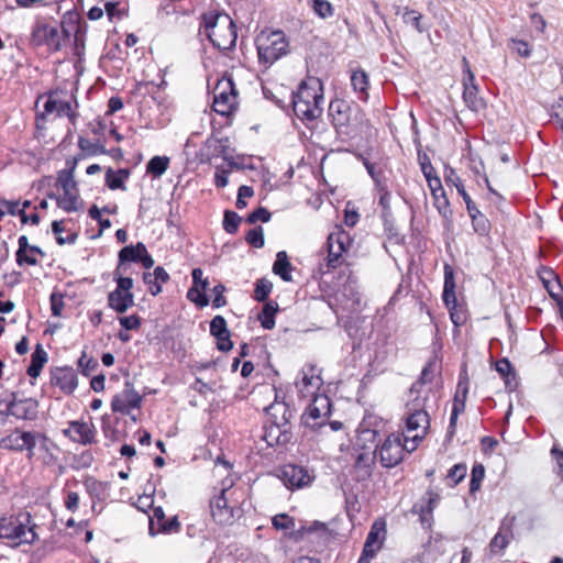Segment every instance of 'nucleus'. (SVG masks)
Wrapping results in <instances>:
<instances>
[{
    "mask_svg": "<svg viewBox=\"0 0 563 563\" xmlns=\"http://www.w3.org/2000/svg\"><path fill=\"white\" fill-rule=\"evenodd\" d=\"M429 427L428 412L407 413L405 441L412 442L408 452L417 448V441L422 440Z\"/></svg>",
    "mask_w": 563,
    "mask_h": 563,
    "instance_id": "nucleus-11",
    "label": "nucleus"
},
{
    "mask_svg": "<svg viewBox=\"0 0 563 563\" xmlns=\"http://www.w3.org/2000/svg\"><path fill=\"white\" fill-rule=\"evenodd\" d=\"M467 473V466L463 463L455 464L452 468H450L448 473V478L453 482V485L462 482Z\"/></svg>",
    "mask_w": 563,
    "mask_h": 563,
    "instance_id": "nucleus-59",
    "label": "nucleus"
},
{
    "mask_svg": "<svg viewBox=\"0 0 563 563\" xmlns=\"http://www.w3.org/2000/svg\"><path fill=\"white\" fill-rule=\"evenodd\" d=\"M142 398L130 383H125L124 389L111 400V408L114 412L126 415L133 408H139Z\"/></svg>",
    "mask_w": 563,
    "mask_h": 563,
    "instance_id": "nucleus-13",
    "label": "nucleus"
},
{
    "mask_svg": "<svg viewBox=\"0 0 563 563\" xmlns=\"http://www.w3.org/2000/svg\"><path fill=\"white\" fill-rule=\"evenodd\" d=\"M273 289V284L265 279L260 278L255 283L254 298L257 301H265Z\"/></svg>",
    "mask_w": 563,
    "mask_h": 563,
    "instance_id": "nucleus-48",
    "label": "nucleus"
},
{
    "mask_svg": "<svg viewBox=\"0 0 563 563\" xmlns=\"http://www.w3.org/2000/svg\"><path fill=\"white\" fill-rule=\"evenodd\" d=\"M148 519V532L151 536H156L157 533H176L180 529V522L177 516L166 519L162 507H154L153 514Z\"/></svg>",
    "mask_w": 563,
    "mask_h": 563,
    "instance_id": "nucleus-12",
    "label": "nucleus"
},
{
    "mask_svg": "<svg viewBox=\"0 0 563 563\" xmlns=\"http://www.w3.org/2000/svg\"><path fill=\"white\" fill-rule=\"evenodd\" d=\"M380 548V544L374 545L371 544L369 542H365L357 563H369L371 560L375 558Z\"/></svg>",
    "mask_w": 563,
    "mask_h": 563,
    "instance_id": "nucleus-61",
    "label": "nucleus"
},
{
    "mask_svg": "<svg viewBox=\"0 0 563 563\" xmlns=\"http://www.w3.org/2000/svg\"><path fill=\"white\" fill-rule=\"evenodd\" d=\"M18 244H19V247L15 253V256H16V264L19 266H23V265L35 266L38 264L37 258L32 255H29L27 252H37L40 256H42V257L45 256V252L41 247H38L36 245L29 244V240L25 235H21L19 238Z\"/></svg>",
    "mask_w": 563,
    "mask_h": 563,
    "instance_id": "nucleus-20",
    "label": "nucleus"
},
{
    "mask_svg": "<svg viewBox=\"0 0 563 563\" xmlns=\"http://www.w3.org/2000/svg\"><path fill=\"white\" fill-rule=\"evenodd\" d=\"M168 165L169 158L167 156H154L148 161L146 172L154 178H159L166 172Z\"/></svg>",
    "mask_w": 563,
    "mask_h": 563,
    "instance_id": "nucleus-41",
    "label": "nucleus"
},
{
    "mask_svg": "<svg viewBox=\"0 0 563 563\" xmlns=\"http://www.w3.org/2000/svg\"><path fill=\"white\" fill-rule=\"evenodd\" d=\"M48 197L55 199L57 206L66 212H75L79 209L80 205H82L79 189L63 191L59 196L49 195Z\"/></svg>",
    "mask_w": 563,
    "mask_h": 563,
    "instance_id": "nucleus-27",
    "label": "nucleus"
},
{
    "mask_svg": "<svg viewBox=\"0 0 563 563\" xmlns=\"http://www.w3.org/2000/svg\"><path fill=\"white\" fill-rule=\"evenodd\" d=\"M313 12L321 19L333 15V7L328 0H313Z\"/></svg>",
    "mask_w": 563,
    "mask_h": 563,
    "instance_id": "nucleus-53",
    "label": "nucleus"
},
{
    "mask_svg": "<svg viewBox=\"0 0 563 563\" xmlns=\"http://www.w3.org/2000/svg\"><path fill=\"white\" fill-rule=\"evenodd\" d=\"M351 85L355 92L360 93V99L366 101L368 98V76L363 69L354 70L351 75Z\"/></svg>",
    "mask_w": 563,
    "mask_h": 563,
    "instance_id": "nucleus-32",
    "label": "nucleus"
},
{
    "mask_svg": "<svg viewBox=\"0 0 563 563\" xmlns=\"http://www.w3.org/2000/svg\"><path fill=\"white\" fill-rule=\"evenodd\" d=\"M418 161L421 172L426 178L435 174V169L431 164L429 156L426 153L418 152Z\"/></svg>",
    "mask_w": 563,
    "mask_h": 563,
    "instance_id": "nucleus-64",
    "label": "nucleus"
},
{
    "mask_svg": "<svg viewBox=\"0 0 563 563\" xmlns=\"http://www.w3.org/2000/svg\"><path fill=\"white\" fill-rule=\"evenodd\" d=\"M31 515L21 514L16 517H2L0 519V539H7L13 547L22 543L31 544L36 539L34 527H29Z\"/></svg>",
    "mask_w": 563,
    "mask_h": 563,
    "instance_id": "nucleus-4",
    "label": "nucleus"
},
{
    "mask_svg": "<svg viewBox=\"0 0 563 563\" xmlns=\"http://www.w3.org/2000/svg\"><path fill=\"white\" fill-rule=\"evenodd\" d=\"M269 219L271 212L264 207H258L256 210H254L252 213L247 216L246 222L250 224H254L258 221L268 222Z\"/></svg>",
    "mask_w": 563,
    "mask_h": 563,
    "instance_id": "nucleus-62",
    "label": "nucleus"
},
{
    "mask_svg": "<svg viewBox=\"0 0 563 563\" xmlns=\"http://www.w3.org/2000/svg\"><path fill=\"white\" fill-rule=\"evenodd\" d=\"M471 219H472V224H473V228L475 230V232H477L478 234L481 235H486L488 234L489 230H490V224H489V221L488 219L477 209V207L475 206L474 207V211L472 212H468Z\"/></svg>",
    "mask_w": 563,
    "mask_h": 563,
    "instance_id": "nucleus-42",
    "label": "nucleus"
},
{
    "mask_svg": "<svg viewBox=\"0 0 563 563\" xmlns=\"http://www.w3.org/2000/svg\"><path fill=\"white\" fill-rule=\"evenodd\" d=\"M258 62L266 67L288 54L289 43L283 31H262L256 37Z\"/></svg>",
    "mask_w": 563,
    "mask_h": 563,
    "instance_id": "nucleus-3",
    "label": "nucleus"
},
{
    "mask_svg": "<svg viewBox=\"0 0 563 563\" xmlns=\"http://www.w3.org/2000/svg\"><path fill=\"white\" fill-rule=\"evenodd\" d=\"M409 399L406 404L407 413H418V412H427L426 401H427V393L423 388L418 387V391L415 393L413 396L408 394Z\"/></svg>",
    "mask_w": 563,
    "mask_h": 563,
    "instance_id": "nucleus-37",
    "label": "nucleus"
},
{
    "mask_svg": "<svg viewBox=\"0 0 563 563\" xmlns=\"http://www.w3.org/2000/svg\"><path fill=\"white\" fill-rule=\"evenodd\" d=\"M512 538V531L507 521H503L498 532L494 536L489 543L492 554L499 555L507 548Z\"/></svg>",
    "mask_w": 563,
    "mask_h": 563,
    "instance_id": "nucleus-26",
    "label": "nucleus"
},
{
    "mask_svg": "<svg viewBox=\"0 0 563 563\" xmlns=\"http://www.w3.org/2000/svg\"><path fill=\"white\" fill-rule=\"evenodd\" d=\"M292 265L288 261L287 253L285 251H279L276 254V261L273 265L274 274L278 275L283 280L290 282Z\"/></svg>",
    "mask_w": 563,
    "mask_h": 563,
    "instance_id": "nucleus-31",
    "label": "nucleus"
},
{
    "mask_svg": "<svg viewBox=\"0 0 563 563\" xmlns=\"http://www.w3.org/2000/svg\"><path fill=\"white\" fill-rule=\"evenodd\" d=\"M98 366L99 363L96 358L88 356L86 352H82L78 360V367L85 376H89L93 371L98 368Z\"/></svg>",
    "mask_w": 563,
    "mask_h": 563,
    "instance_id": "nucleus-51",
    "label": "nucleus"
},
{
    "mask_svg": "<svg viewBox=\"0 0 563 563\" xmlns=\"http://www.w3.org/2000/svg\"><path fill=\"white\" fill-rule=\"evenodd\" d=\"M292 438L291 429L268 422L265 427L264 440L269 446L284 445Z\"/></svg>",
    "mask_w": 563,
    "mask_h": 563,
    "instance_id": "nucleus-23",
    "label": "nucleus"
},
{
    "mask_svg": "<svg viewBox=\"0 0 563 563\" xmlns=\"http://www.w3.org/2000/svg\"><path fill=\"white\" fill-rule=\"evenodd\" d=\"M134 305V296L132 292H121L113 290L108 295V306L119 313L125 312Z\"/></svg>",
    "mask_w": 563,
    "mask_h": 563,
    "instance_id": "nucleus-28",
    "label": "nucleus"
},
{
    "mask_svg": "<svg viewBox=\"0 0 563 563\" xmlns=\"http://www.w3.org/2000/svg\"><path fill=\"white\" fill-rule=\"evenodd\" d=\"M434 374V363L429 362L422 369L419 379L410 387V395L413 396L418 391V387L423 388L427 383L432 382Z\"/></svg>",
    "mask_w": 563,
    "mask_h": 563,
    "instance_id": "nucleus-45",
    "label": "nucleus"
},
{
    "mask_svg": "<svg viewBox=\"0 0 563 563\" xmlns=\"http://www.w3.org/2000/svg\"><path fill=\"white\" fill-rule=\"evenodd\" d=\"M278 311V305L276 302H266L258 314V320L264 329L271 330L275 327V314Z\"/></svg>",
    "mask_w": 563,
    "mask_h": 563,
    "instance_id": "nucleus-40",
    "label": "nucleus"
},
{
    "mask_svg": "<svg viewBox=\"0 0 563 563\" xmlns=\"http://www.w3.org/2000/svg\"><path fill=\"white\" fill-rule=\"evenodd\" d=\"M467 390H468L467 383L464 384L462 380H460L459 390L456 391L455 397H454V404H453V408H452V412H451V417H450V423H449V428H448V432H446V437L449 439H451L454 435L457 417L465 409V400H466Z\"/></svg>",
    "mask_w": 563,
    "mask_h": 563,
    "instance_id": "nucleus-21",
    "label": "nucleus"
},
{
    "mask_svg": "<svg viewBox=\"0 0 563 563\" xmlns=\"http://www.w3.org/2000/svg\"><path fill=\"white\" fill-rule=\"evenodd\" d=\"M76 162L73 163L70 168L62 169L57 173L56 186L62 188L63 191L78 189L75 180Z\"/></svg>",
    "mask_w": 563,
    "mask_h": 563,
    "instance_id": "nucleus-36",
    "label": "nucleus"
},
{
    "mask_svg": "<svg viewBox=\"0 0 563 563\" xmlns=\"http://www.w3.org/2000/svg\"><path fill=\"white\" fill-rule=\"evenodd\" d=\"M350 107L343 100L331 101L329 106V115L336 130L344 129L350 122Z\"/></svg>",
    "mask_w": 563,
    "mask_h": 563,
    "instance_id": "nucleus-24",
    "label": "nucleus"
},
{
    "mask_svg": "<svg viewBox=\"0 0 563 563\" xmlns=\"http://www.w3.org/2000/svg\"><path fill=\"white\" fill-rule=\"evenodd\" d=\"M2 203L5 206L7 212L11 216H19L22 223L31 222L33 225L40 223V216L37 213H33L30 217L25 213V209H18L19 201H7L3 200Z\"/></svg>",
    "mask_w": 563,
    "mask_h": 563,
    "instance_id": "nucleus-38",
    "label": "nucleus"
},
{
    "mask_svg": "<svg viewBox=\"0 0 563 563\" xmlns=\"http://www.w3.org/2000/svg\"><path fill=\"white\" fill-rule=\"evenodd\" d=\"M187 298H188V300H190L191 302H194L196 306H198L200 308H203V307L208 306V303H209V298L205 294V290H202L201 288H198L194 285L191 288L188 289Z\"/></svg>",
    "mask_w": 563,
    "mask_h": 563,
    "instance_id": "nucleus-50",
    "label": "nucleus"
},
{
    "mask_svg": "<svg viewBox=\"0 0 563 563\" xmlns=\"http://www.w3.org/2000/svg\"><path fill=\"white\" fill-rule=\"evenodd\" d=\"M47 360V353L44 351L43 346L41 344H36L35 350L31 356V364L26 371L27 375L32 378L40 376L41 371Z\"/></svg>",
    "mask_w": 563,
    "mask_h": 563,
    "instance_id": "nucleus-30",
    "label": "nucleus"
},
{
    "mask_svg": "<svg viewBox=\"0 0 563 563\" xmlns=\"http://www.w3.org/2000/svg\"><path fill=\"white\" fill-rule=\"evenodd\" d=\"M328 266L335 268L340 264V258L343 253L334 243L328 240Z\"/></svg>",
    "mask_w": 563,
    "mask_h": 563,
    "instance_id": "nucleus-58",
    "label": "nucleus"
},
{
    "mask_svg": "<svg viewBox=\"0 0 563 563\" xmlns=\"http://www.w3.org/2000/svg\"><path fill=\"white\" fill-rule=\"evenodd\" d=\"M442 298L449 309L456 307L454 273L449 265H445L444 267V287Z\"/></svg>",
    "mask_w": 563,
    "mask_h": 563,
    "instance_id": "nucleus-29",
    "label": "nucleus"
},
{
    "mask_svg": "<svg viewBox=\"0 0 563 563\" xmlns=\"http://www.w3.org/2000/svg\"><path fill=\"white\" fill-rule=\"evenodd\" d=\"M9 415L23 420H34L38 413V402L33 398L13 399L7 407Z\"/></svg>",
    "mask_w": 563,
    "mask_h": 563,
    "instance_id": "nucleus-17",
    "label": "nucleus"
},
{
    "mask_svg": "<svg viewBox=\"0 0 563 563\" xmlns=\"http://www.w3.org/2000/svg\"><path fill=\"white\" fill-rule=\"evenodd\" d=\"M280 479L288 488H302L311 482V476L302 466L288 464L282 468Z\"/></svg>",
    "mask_w": 563,
    "mask_h": 563,
    "instance_id": "nucleus-15",
    "label": "nucleus"
},
{
    "mask_svg": "<svg viewBox=\"0 0 563 563\" xmlns=\"http://www.w3.org/2000/svg\"><path fill=\"white\" fill-rule=\"evenodd\" d=\"M238 103V91L231 78H222L214 88L213 110L221 115H229Z\"/></svg>",
    "mask_w": 563,
    "mask_h": 563,
    "instance_id": "nucleus-5",
    "label": "nucleus"
},
{
    "mask_svg": "<svg viewBox=\"0 0 563 563\" xmlns=\"http://www.w3.org/2000/svg\"><path fill=\"white\" fill-rule=\"evenodd\" d=\"M323 88L320 80L302 81L292 96L294 112L301 120H316L323 111Z\"/></svg>",
    "mask_w": 563,
    "mask_h": 563,
    "instance_id": "nucleus-1",
    "label": "nucleus"
},
{
    "mask_svg": "<svg viewBox=\"0 0 563 563\" xmlns=\"http://www.w3.org/2000/svg\"><path fill=\"white\" fill-rule=\"evenodd\" d=\"M56 113L57 117H67L71 123H75L77 113L71 109L70 101L60 100L57 92L48 95L44 102V112L42 117Z\"/></svg>",
    "mask_w": 563,
    "mask_h": 563,
    "instance_id": "nucleus-16",
    "label": "nucleus"
},
{
    "mask_svg": "<svg viewBox=\"0 0 563 563\" xmlns=\"http://www.w3.org/2000/svg\"><path fill=\"white\" fill-rule=\"evenodd\" d=\"M52 231L56 235V242L59 245H64L66 243L73 244V243H75V241L77 239L76 234H70L67 239L60 236V233L64 231V227H63V222L62 221H54L52 223Z\"/></svg>",
    "mask_w": 563,
    "mask_h": 563,
    "instance_id": "nucleus-60",
    "label": "nucleus"
},
{
    "mask_svg": "<svg viewBox=\"0 0 563 563\" xmlns=\"http://www.w3.org/2000/svg\"><path fill=\"white\" fill-rule=\"evenodd\" d=\"M246 242L253 247L261 249L264 246V231L262 227L250 230L245 236Z\"/></svg>",
    "mask_w": 563,
    "mask_h": 563,
    "instance_id": "nucleus-54",
    "label": "nucleus"
},
{
    "mask_svg": "<svg viewBox=\"0 0 563 563\" xmlns=\"http://www.w3.org/2000/svg\"><path fill=\"white\" fill-rule=\"evenodd\" d=\"M401 16L406 24L412 25L419 33L426 31V29L421 24L423 16L420 12L406 7L402 9Z\"/></svg>",
    "mask_w": 563,
    "mask_h": 563,
    "instance_id": "nucleus-43",
    "label": "nucleus"
},
{
    "mask_svg": "<svg viewBox=\"0 0 563 563\" xmlns=\"http://www.w3.org/2000/svg\"><path fill=\"white\" fill-rule=\"evenodd\" d=\"M62 31L56 25L46 23H36L30 37L33 46H46L49 52H58L62 48Z\"/></svg>",
    "mask_w": 563,
    "mask_h": 563,
    "instance_id": "nucleus-6",
    "label": "nucleus"
},
{
    "mask_svg": "<svg viewBox=\"0 0 563 563\" xmlns=\"http://www.w3.org/2000/svg\"><path fill=\"white\" fill-rule=\"evenodd\" d=\"M380 197L379 205L383 207V218L390 217V192L384 185L378 186Z\"/></svg>",
    "mask_w": 563,
    "mask_h": 563,
    "instance_id": "nucleus-63",
    "label": "nucleus"
},
{
    "mask_svg": "<svg viewBox=\"0 0 563 563\" xmlns=\"http://www.w3.org/2000/svg\"><path fill=\"white\" fill-rule=\"evenodd\" d=\"M272 523L276 530H284V531L291 530L292 534H294V531L297 530L296 525H295V519L292 517L288 516L287 514L276 515L272 519Z\"/></svg>",
    "mask_w": 563,
    "mask_h": 563,
    "instance_id": "nucleus-47",
    "label": "nucleus"
},
{
    "mask_svg": "<svg viewBox=\"0 0 563 563\" xmlns=\"http://www.w3.org/2000/svg\"><path fill=\"white\" fill-rule=\"evenodd\" d=\"M120 266H118L113 273L114 280L117 282L115 290L125 294L131 292L130 290L133 287V279L131 277H123L120 273Z\"/></svg>",
    "mask_w": 563,
    "mask_h": 563,
    "instance_id": "nucleus-57",
    "label": "nucleus"
},
{
    "mask_svg": "<svg viewBox=\"0 0 563 563\" xmlns=\"http://www.w3.org/2000/svg\"><path fill=\"white\" fill-rule=\"evenodd\" d=\"M485 476V467L482 464H475L472 468L470 492L473 494L481 488V483Z\"/></svg>",
    "mask_w": 563,
    "mask_h": 563,
    "instance_id": "nucleus-52",
    "label": "nucleus"
},
{
    "mask_svg": "<svg viewBox=\"0 0 563 563\" xmlns=\"http://www.w3.org/2000/svg\"><path fill=\"white\" fill-rule=\"evenodd\" d=\"M410 449L408 442L401 443L395 435H388L384 443L378 448L380 463L384 467H394L402 461L404 451Z\"/></svg>",
    "mask_w": 563,
    "mask_h": 563,
    "instance_id": "nucleus-9",
    "label": "nucleus"
},
{
    "mask_svg": "<svg viewBox=\"0 0 563 563\" xmlns=\"http://www.w3.org/2000/svg\"><path fill=\"white\" fill-rule=\"evenodd\" d=\"M328 239L343 252L346 251V247L350 244V235L344 230H338L336 232H332L328 236Z\"/></svg>",
    "mask_w": 563,
    "mask_h": 563,
    "instance_id": "nucleus-56",
    "label": "nucleus"
},
{
    "mask_svg": "<svg viewBox=\"0 0 563 563\" xmlns=\"http://www.w3.org/2000/svg\"><path fill=\"white\" fill-rule=\"evenodd\" d=\"M205 33L219 51H229L235 46L238 33L228 14L205 15Z\"/></svg>",
    "mask_w": 563,
    "mask_h": 563,
    "instance_id": "nucleus-2",
    "label": "nucleus"
},
{
    "mask_svg": "<svg viewBox=\"0 0 563 563\" xmlns=\"http://www.w3.org/2000/svg\"><path fill=\"white\" fill-rule=\"evenodd\" d=\"M445 180L446 183H451L455 186L459 195L463 198L467 212L474 211V207L476 206L475 202L471 199L468 194L466 192L464 185L461 180V178L456 175L454 169H450L449 173L445 174Z\"/></svg>",
    "mask_w": 563,
    "mask_h": 563,
    "instance_id": "nucleus-34",
    "label": "nucleus"
},
{
    "mask_svg": "<svg viewBox=\"0 0 563 563\" xmlns=\"http://www.w3.org/2000/svg\"><path fill=\"white\" fill-rule=\"evenodd\" d=\"M331 409L330 399L327 396H317L308 406L302 415V423L311 429H317L325 424Z\"/></svg>",
    "mask_w": 563,
    "mask_h": 563,
    "instance_id": "nucleus-7",
    "label": "nucleus"
},
{
    "mask_svg": "<svg viewBox=\"0 0 563 563\" xmlns=\"http://www.w3.org/2000/svg\"><path fill=\"white\" fill-rule=\"evenodd\" d=\"M209 147L213 148V154L217 156H222L224 159H228V148H229V140L225 139H211L208 141Z\"/></svg>",
    "mask_w": 563,
    "mask_h": 563,
    "instance_id": "nucleus-55",
    "label": "nucleus"
},
{
    "mask_svg": "<svg viewBox=\"0 0 563 563\" xmlns=\"http://www.w3.org/2000/svg\"><path fill=\"white\" fill-rule=\"evenodd\" d=\"M463 64L465 67V69H464L465 78H464V82H463V85H464L463 99L471 110L478 111L481 109H484V107H485L484 100H483V98H481L478 96L477 86L474 84V80H475L474 74L471 70L468 62L465 57L463 58Z\"/></svg>",
    "mask_w": 563,
    "mask_h": 563,
    "instance_id": "nucleus-14",
    "label": "nucleus"
},
{
    "mask_svg": "<svg viewBox=\"0 0 563 563\" xmlns=\"http://www.w3.org/2000/svg\"><path fill=\"white\" fill-rule=\"evenodd\" d=\"M130 176L129 169L121 168L117 173L112 168H108L106 172V185L111 189L125 190L124 180Z\"/></svg>",
    "mask_w": 563,
    "mask_h": 563,
    "instance_id": "nucleus-33",
    "label": "nucleus"
},
{
    "mask_svg": "<svg viewBox=\"0 0 563 563\" xmlns=\"http://www.w3.org/2000/svg\"><path fill=\"white\" fill-rule=\"evenodd\" d=\"M228 490V488H221L209 503L211 517L219 525H231L238 511L236 506L229 501Z\"/></svg>",
    "mask_w": 563,
    "mask_h": 563,
    "instance_id": "nucleus-8",
    "label": "nucleus"
},
{
    "mask_svg": "<svg viewBox=\"0 0 563 563\" xmlns=\"http://www.w3.org/2000/svg\"><path fill=\"white\" fill-rule=\"evenodd\" d=\"M265 410L268 415V422L291 429L290 420L294 417V410L287 402L279 401L277 395L274 402L266 407Z\"/></svg>",
    "mask_w": 563,
    "mask_h": 563,
    "instance_id": "nucleus-18",
    "label": "nucleus"
},
{
    "mask_svg": "<svg viewBox=\"0 0 563 563\" xmlns=\"http://www.w3.org/2000/svg\"><path fill=\"white\" fill-rule=\"evenodd\" d=\"M78 146L81 151L91 156L107 153L102 144L98 142H92L89 139L82 136L78 137Z\"/></svg>",
    "mask_w": 563,
    "mask_h": 563,
    "instance_id": "nucleus-46",
    "label": "nucleus"
},
{
    "mask_svg": "<svg viewBox=\"0 0 563 563\" xmlns=\"http://www.w3.org/2000/svg\"><path fill=\"white\" fill-rule=\"evenodd\" d=\"M241 220V217L236 212L227 210L223 217V229L225 232L234 234L239 229Z\"/></svg>",
    "mask_w": 563,
    "mask_h": 563,
    "instance_id": "nucleus-49",
    "label": "nucleus"
},
{
    "mask_svg": "<svg viewBox=\"0 0 563 563\" xmlns=\"http://www.w3.org/2000/svg\"><path fill=\"white\" fill-rule=\"evenodd\" d=\"M434 199V206L438 209V211L443 216V218L446 221H450L452 218V210L450 208V201L445 195V191L442 190L440 192H435V195H432Z\"/></svg>",
    "mask_w": 563,
    "mask_h": 563,
    "instance_id": "nucleus-44",
    "label": "nucleus"
},
{
    "mask_svg": "<svg viewBox=\"0 0 563 563\" xmlns=\"http://www.w3.org/2000/svg\"><path fill=\"white\" fill-rule=\"evenodd\" d=\"M142 253H145V245L142 242L136 243V245H128L124 246L119 252V265L122 266V264L126 262H134L137 263L141 258Z\"/></svg>",
    "mask_w": 563,
    "mask_h": 563,
    "instance_id": "nucleus-35",
    "label": "nucleus"
},
{
    "mask_svg": "<svg viewBox=\"0 0 563 563\" xmlns=\"http://www.w3.org/2000/svg\"><path fill=\"white\" fill-rule=\"evenodd\" d=\"M36 435L33 432H20L18 429L0 439V449L10 451H27L29 459L34 455Z\"/></svg>",
    "mask_w": 563,
    "mask_h": 563,
    "instance_id": "nucleus-10",
    "label": "nucleus"
},
{
    "mask_svg": "<svg viewBox=\"0 0 563 563\" xmlns=\"http://www.w3.org/2000/svg\"><path fill=\"white\" fill-rule=\"evenodd\" d=\"M52 384L58 386L64 393L71 394L77 387V376L69 367H59L52 372Z\"/></svg>",
    "mask_w": 563,
    "mask_h": 563,
    "instance_id": "nucleus-22",
    "label": "nucleus"
},
{
    "mask_svg": "<svg viewBox=\"0 0 563 563\" xmlns=\"http://www.w3.org/2000/svg\"><path fill=\"white\" fill-rule=\"evenodd\" d=\"M70 428L79 435V442L82 444H90L95 439V428L87 422L73 421Z\"/></svg>",
    "mask_w": 563,
    "mask_h": 563,
    "instance_id": "nucleus-39",
    "label": "nucleus"
},
{
    "mask_svg": "<svg viewBox=\"0 0 563 563\" xmlns=\"http://www.w3.org/2000/svg\"><path fill=\"white\" fill-rule=\"evenodd\" d=\"M311 534H317L320 539L328 540L330 537V531L327 525L320 521L301 525L297 530L294 531V538L297 541L303 540Z\"/></svg>",
    "mask_w": 563,
    "mask_h": 563,
    "instance_id": "nucleus-25",
    "label": "nucleus"
},
{
    "mask_svg": "<svg viewBox=\"0 0 563 563\" xmlns=\"http://www.w3.org/2000/svg\"><path fill=\"white\" fill-rule=\"evenodd\" d=\"M210 333L217 340V347L222 352H229L233 347L230 339L231 333L228 329L225 319L222 316H216L210 322Z\"/></svg>",
    "mask_w": 563,
    "mask_h": 563,
    "instance_id": "nucleus-19",
    "label": "nucleus"
}]
</instances>
